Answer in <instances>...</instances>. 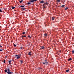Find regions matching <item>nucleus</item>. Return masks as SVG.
Listing matches in <instances>:
<instances>
[{
  "instance_id": "nucleus-1",
  "label": "nucleus",
  "mask_w": 74,
  "mask_h": 74,
  "mask_svg": "<svg viewBox=\"0 0 74 74\" xmlns=\"http://www.w3.org/2000/svg\"><path fill=\"white\" fill-rule=\"evenodd\" d=\"M43 64H46V65H47L48 64V62H47V60H45L44 62L43 63Z\"/></svg>"
},
{
  "instance_id": "nucleus-2",
  "label": "nucleus",
  "mask_w": 74,
  "mask_h": 74,
  "mask_svg": "<svg viewBox=\"0 0 74 74\" xmlns=\"http://www.w3.org/2000/svg\"><path fill=\"white\" fill-rule=\"evenodd\" d=\"M6 73L8 74H14V73L10 71L7 72Z\"/></svg>"
},
{
  "instance_id": "nucleus-3",
  "label": "nucleus",
  "mask_w": 74,
  "mask_h": 74,
  "mask_svg": "<svg viewBox=\"0 0 74 74\" xmlns=\"http://www.w3.org/2000/svg\"><path fill=\"white\" fill-rule=\"evenodd\" d=\"M15 56H16V57L17 56V57L16 58V59H18L19 58H20V57H19L18 55H16Z\"/></svg>"
},
{
  "instance_id": "nucleus-4",
  "label": "nucleus",
  "mask_w": 74,
  "mask_h": 74,
  "mask_svg": "<svg viewBox=\"0 0 74 74\" xmlns=\"http://www.w3.org/2000/svg\"><path fill=\"white\" fill-rule=\"evenodd\" d=\"M45 48V47L43 46H42L40 48V49H44Z\"/></svg>"
},
{
  "instance_id": "nucleus-5",
  "label": "nucleus",
  "mask_w": 74,
  "mask_h": 74,
  "mask_svg": "<svg viewBox=\"0 0 74 74\" xmlns=\"http://www.w3.org/2000/svg\"><path fill=\"white\" fill-rule=\"evenodd\" d=\"M44 36L45 37H47L48 36V34L47 33H45V34H44Z\"/></svg>"
},
{
  "instance_id": "nucleus-6",
  "label": "nucleus",
  "mask_w": 74,
  "mask_h": 74,
  "mask_svg": "<svg viewBox=\"0 0 74 74\" xmlns=\"http://www.w3.org/2000/svg\"><path fill=\"white\" fill-rule=\"evenodd\" d=\"M68 61H70V60H72V59L71 58H69L68 60Z\"/></svg>"
},
{
  "instance_id": "nucleus-7",
  "label": "nucleus",
  "mask_w": 74,
  "mask_h": 74,
  "mask_svg": "<svg viewBox=\"0 0 74 74\" xmlns=\"http://www.w3.org/2000/svg\"><path fill=\"white\" fill-rule=\"evenodd\" d=\"M51 19H52V20H53V21H54L55 20V17H52Z\"/></svg>"
},
{
  "instance_id": "nucleus-8",
  "label": "nucleus",
  "mask_w": 74,
  "mask_h": 74,
  "mask_svg": "<svg viewBox=\"0 0 74 74\" xmlns=\"http://www.w3.org/2000/svg\"><path fill=\"white\" fill-rule=\"evenodd\" d=\"M29 55H32L31 52H29L28 53Z\"/></svg>"
},
{
  "instance_id": "nucleus-9",
  "label": "nucleus",
  "mask_w": 74,
  "mask_h": 74,
  "mask_svg": "<svg viewBox=\"0 0 74 74\" xmlns=\"http://www.w3.org/2000/svg\"><path fill=\"white\" fill-rule=\"evenodd\" d=\"M11 60H9V64H11Z\"/></svg>"
},
{
  "instance_id": "nucleus-10",
  "label": "nucleus",
  "mask_w": 74,
  "mask_h": 74,
  "mask_svg": "<svg viewBox=\"0 0 74 74\" xmlns=\"http://www.w3.org/2000/svg\"><path fill=\"white\" fill-rule=\"evenodd\" d=\"M45 4H46V5H48L49 4V3H48L46 2L45 3Z\"/></svg>"
},
{
  "instance_id": "nucleus-11",
  "label": "nucleus",
  "mask_w": 74,
  "mask_h": 74,
  "mask_svg": "<svg viewBox=\"0 0 74 74\" xmlns=\"http://www.w3.org/2000/svg\"><path fill=\"white\" fill-rule=\"evenodd\" d=\"M44 3V2L43 1H42L40 2V3Z\"/></svg>"
},
{
  "instance_id": "nucleus-12",
  "label": "nucleus",
  "mask_w": 74,
  "mask_h": 74,
  "mask_svg": "<svg viewBox=\"0 0 74 74\" xmlns=\"http://www.w3.org/2000/svg\"><path fill=\"white\" fill-rule=\"evenodd\" d=\"M69 71H70V70H69V69L66 70V72H69Z\"/></svg>"
},
{
  "instance_id": "nucleus-13",
  "label": "nucleus",
  "mask_w": 74,
  "mask_h": 74,
  "mask_svg": "<svg viewBox=\"0 0 74 74\" xmlns=\"http://www.w3.org/2000/svg\"><path fill=\"white\" fill-rule=\"evenodd\" d=\"M7 70L8 71H10V69L9 68H8Z\"/></svg>"
},
{
  "instance_id": "nucleus-14",
  "label": "nucleus",
  "mask_w": 74,
  "mask_h": 74,
  "mask_svg": "<svg viewBox=\"0 0 74 74\" xmlns=\"http://www.w3.org/2000/svg\"><path fill=\"white\" fill-rule=\"evenodd\" d=\"M58 2H59V3H60V0H57Z\"/></svg>"
},
{
  "instance_id": "nucleus-15",
  "label": "nucleus",
  "mask_w": 74,
  "mask_h": 74,
  "mask_svg": "<svg viewBox=\"0 0 74 74\" xmlns=\"http://www.w3.org/2000/svg\"><path fill=\"white\" fill-rule=\"evenodd\" d=\"M23 2V0H21V1H20V3H21Z\"/></svg>"
},
{
  "instance_id": "nucleus-16",
  "label": "nucleus",
  "mask_w": 74,
  "mask_h": 74,
  "mask_svg": "<svg viewBox=\"0 0 74 74\" xmlns=\"http://www.w3.org/2000/svg\"><path fill=\"white\" fill-rule=\"evenodd\" d=\"M5 73H7V69L5 70Z\"/></svg>"
},
{
  "instance_id": "nucleus-17",
  "label": "nucleus",
  "mask_w": 74,
  "mask_h": 74,
  "mask_svg": "<svg viewBox=\"0 0 74 74\" xmlns=\"http://www.w3.org/2000/svg\"><path fill=\"white\" fill-rule=\"evenodd\" d=\"M14 47H16V45L15 44H14Z\"/></svg>"
},
{
  "instance_id": "nucleus-18",
  "label": "nucleus",
  "mask_w": 74,
  "mask_h": 74,
  "mask_svg": "<svg viewBox=\"0 0 74 74\" xmlns=\"http://www.w3.org/2000/svg\"><path fill=\"white\" fill-rule=\"evenodd\" d=\"M26 37V36H22V37L23 38V37Z\"/></svg>"
},
{
  "instance_id": "nucleus-19",
  "label": "nucleus",
  "mask_w": 74,
  "mask_h": 74,
  "mask_svg": "<svg viewBox=\"0 0 74 74\" xmlns=\"http://www.w3.org/2000/svg\"><path fill=\"white\" fill-rule=\"evenodd\" d=\"M20 62H21V64H22V63H23V60H21Z\"/></svg>"
},
{
  "instance_id": "nucleus-20",
  "label": "nucleus",
  "mask_w": 74,
  "mask_h": 74,
  "mask_svg": "<svg viewBox=\"0 0 74 74\" xmlns=\"http://www.w3.org/2000/svg\"><path fill=\"white\" fill-rule=\"evenodd\" d=\"M64 6H65V5H62L61 6V7H64Z\"/></svg>"
},
{
  "instance_id": "nucleus-21",
  "label": "nucleus",
  "mask_w": 74,
  "mask_h": 74,
  "mask_svg": "<svg viewBox=\"0 0 74 74\" xmlns=\"http://www.w3.org/2000/svg\"><path fill=\"white\" fill-rule=\"evenodd\" d=\"M20 7H25V6L23 5H22L20 6Z\"/></svg>"
},
{
  "instance_id": "nucleus-22",
  "label": "nucleus",
  "mask_w": 74,
  "mask_h": 74,
  "mask_svg": "<svg viewBox=\"0 0 74 74\" xmlns=\"http://www.w3.org/2000/svg\"><path fill=\"white\" fill-rule=\"evenodd\" d=\"M0 12H3V11H2L0 9Z\"/></svg>"
},
{
  "instance_id": "nucleus-23",
  "label": "nucleus",
  "mask_w": 74,
  "mask_h": 74,
  "mask_svg": "<svg viewBox=\"0 0 74 74\" xmlns=\"http://www.w3.org/2000/svg\"><path fill=\"white\" fill-rule=\"evenodd\" d=\"M27 4L29 5V4H31V3H30V2H28V3H27Z\"/></svg>"
},
{
  "instance_id": "nucleus-24",
  "label": "nucleus",
  "mask_w": 74,
  "mask_h": 74,
  "mask_svg": "<svg viewBox=\"0 0 74 74\" xmlns=\"http://www.w3.org/2000/svg\"><path fill=\"white\" fill-rule=\"evenodd\" d=\"M22 34H25V32H23Z\"/></svg>"
},
{
  "instance_id": "nucleus-25",
  "label": "nucleus",
  "mask_w": 74,
  "mask_h": 74,
  "mask_svg": "<svg viewBox=\"0 0 74 74\" xmlns=\"http://www.w3.org/2000/svg\"><path fill=\"white\" fill-rule=\"evenodd\" d=\"M43 6H44V5H46L45 4V3L44 4H43L42 5Z\"/></svg>"
},
{
  "instance_id": "nucleus-26",
  "label": "nucleus",
  "mask_w": 74,
  "mask_h": 74,
  "mask_svg": "<svg viewBox=\"0 0 74 74\" xmlns=\"http://www.w3.org/2000/svg\"><path fill=\"white\" fill-rule=\"evenodd\" d=\"M15 8V7H12V9H14V8Z\"/></svg>"
},
{
  "instance_id": "nucleus-27",
  "label": "nucleus",
  "mask_w": 74,
  "mask_h": 74,
  "mask_svg": "<svg viewBox=\"0 0 74 74\" xmlns=\"http://www.w3.org/2000/svg\"><path fill=\"white\" fill-rule=\"evenodd\" d=\"M21 55H19L18 56V57H20V58H21Z\"/></svg>"
},
{
  "instance_id": "nucleus-28",
  "label": "nucleus",
  "mask_w": 74,
  "mask_h": 74,
  "mask_svg": "<svg viewBox=\"0 0 74 74\" xmlns=\"http://www.w3.org/2000/svg\"><path fill=\"white\" fill-rule=\"evenodd\" d=\"M68 7H66L65 9V10H67V9H68Z\"/></svg>"
},
{
  "instance_id": "nucleus-29",
  "label": "nucleus",
  "mask_w": 74,
  "mask_h": 74,
  "mask_svg": "<svg viewBox=\"0 0 74 74\" xmlns=\"http://www.w3.org/2000/svg\"><path fill=\"white\" fill-rule=\"evenodd\" d=\"M3 63H5V60H4L3 61Z\"/></svg>"
},
{
  "instance_id": "nucleus-30",
  "label": "nucleus",
  "mask_w": 74,
  "mask_h": 74,
  "mask_svg": "<svg viewBox=\"0 0 74 74\" xmlns=\"http://www.w3.org/2000/svg\"><path fill=\"white\" fill-rule=\"evenodd\" d=\"M30 3H32V0H30Z\"/></svg>"
},
{
  "instance_id": "nucleus-31",
  "label": "nucleus",
  "mask_w": 74,
  "mask_h": 74,
  "mask_svg": "<svg viewBox=\"0 0 74 74\" xmlns=\"http://www.w3.org/2000/svg\"><path fill=\"white\" fill-rule=\"evenodd\" d=\"M43 8H45L46 7H45V6L43 7Z\"/></svg>"
},
{
  "instance_id": "nucleus-32",
  "label": "nucleus",
  "mask_w": 74,
  "mask_h": 74,
  "mask_svg": "<svg viewBox=\"0 0 74 74\" xmlns=\"http://www.w3.org/2000/svg\"><path fill=\"white\" fill-rule=\"evenodd\" d=\"M28 37H29V38H31V37L30 36H28Z\"/></svg>"
},
{
  "instance_id": "nucleus-33",
  "label": "nucleus",
  "mask_w": 74,
  "mask_h": 74,
  "mask_svg": "<svg viewBox=\"0 0 74 74\" xmlns=\"http://www.w3.org/2000/svg\"><path fill=\"white\" fill-rule=\"evenodd\" d=\"M11 61H13V62H14V60L13 59H12V60H11Z\"/></svg>"
},
{
  "instance_id": "nucleus-34",
  "label": "nucleus",
  "mask_w": 74,
  "mask_h": 74,
  "mask_svg": "<svg viewBox=\"0 0 74 74\" xmlns=\"http://www.w3.org/2000/svg\"><path fill=\"white\" fill-rule=\"evenodd\" d=\"M72 53H74V51H72Z\"/></svg>"
},
{
  "instance_id": "nucleus-35",
  "label": "nucleus",
  "mask_w": 74,
  "mask_h": 74,
  "mask_svg": "<svg viewBox=\"0 0 74 74\" xmlns=\"http://www.w3.org/2000/svg\"><path fill=\"white\" fill-rule=\"evenodd\" d=\"M32 1L33 3V2H34V0H32Z\"/></svg>"
},
{
  "instance_id": "nucleus-36",
  "label": "nucleus",
  "mask_w": 74,
  "mask_h": 74,
  "mask_svg": "<svg viewBox=\"0 0 74 74\" xmlns=\"http://www.w3.org/2000/svg\"><path fill=\"white\" fill-rule=\"evenodd\" d=\"M25 8H23V10H25Z\"/></svg>"
},
{
  "instance_id": "nucleus-37",
  "label": "nucleus",
  "mask_w": 74,
  "mask_h": 74,
  "mask_svg": "<svg viewBox=\"0 0 74 74\" xmlns=\"http://www.w3.org/2000/svg\"><path fill=\"white\" fill-rule=\"evenodd\" d=\"M0 51H2V50L1 49H0Z\"/></svg>"
},
{
  "instance_id": "nucleus-38",
  "label": "nucleus",
  "mask_w": 74,
  "mask_h": 74,
  "mask_svg": "<svg viewBox=\"0 0 74 74\" xmlns=\"http://www.w3.org/2000/svg\"><path fill=\"white\" fill-rule=\"evenodd\" d=\"M34 1H37V0H34Z\"/></svg>"
},
{
  "instance_id": "nucleus-39",
  "label": "nucleus",
  "mask_w": 74,
  "mask_h": 74,
  "mask_svg": "<svg viewBox=\"0 0 74 74\" xmlns=\"http://www.w3.org/2000/svg\"><path fill=\"white\" fill-rule=\"evenodd\" d=\"M23 8H21V10H23Z\"/></svg>"
},
{
  "instance_id": "nucleus-40",
  "label": "nucleus",
  "mask_w": 74,
  "mask_h": 74,
  "mask_svg": "<svg viewBox=\"0 0 74 74\" xmlns=\"http://www.w3.org/2000/svg\"><path fill=\"white\" fill-rule=\"evenodd\" d=\"M5 58H7V56H5Z\"/></svg>"
},
{
  "instance_id": "nucleus-41",
  "label": "nucleus",
  "mask_w": 74,
  "mask_h": 74,
  "mask_svg": "<svg viewBox=\"0 0 74 74\" xmlns=\"http://www.w3.org/2000/svg\"><path fill=\"white\" fill-rule=\"evenodd\" d=\"M0 47H1V48L2 47V46H1Z\"/></svg>"
},
{
  "instance_id": "nucleus-42",
  "label": "nucleus",
  "mask_w": 74,
  "mask_h": 74,
  "mask_svg": "<svg viewBox=\"0 0 74 74\" xmlns=\"http://www.w3.org/2000/svg\"><path fill=\"white\" fill-rule=\"evenodd\" d=\"M29 45H30V43H29Z\"/></svg>"
},
{
  "instance_id": "nucleus-43",
  "label": "nucleus",
  "mask_w": 74,
  "mask_h": 74,
  "mask_svg": "<svg viewBox=\"0 0 74 74\" xmlns=\"http://www.w3.org/2000/svg\"><path fill=\"white\" fill-rule=\"evenodd\" d=\"M21 49H22V47H21Z\"/></svg>"
},
{
  "instance_id": "nucleus-44",
  "label": "nucleus",
  "mask_w": 74,
  "mask_h": 74,
  "mask_svg": "<svg viewBox=\"0 0 74 74\" xmlns=\"http://www.w3.org/2000/svg\"><path fill=\"white\" fill-rule=\"evenodd\" d=\"M0 46H1V45L0 44Z\"/></svg>"
}]
</instances>
